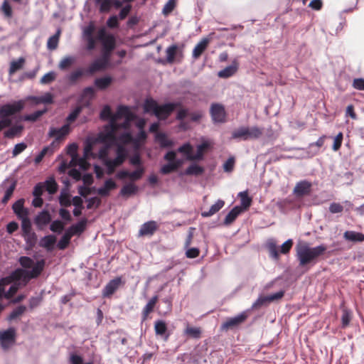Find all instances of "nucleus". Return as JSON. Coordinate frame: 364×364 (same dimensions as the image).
Returning <instances> with one entry per match:
<instances>
[{
    "instance_id": "58",
    "label": "nucleus",
    "mask_w": 364,
    "mask_h": 364,
    "mask_svg": "<svg viewBox=\"0 0 364 364\" xmlns=\"http://www.w3.org/2000/svg\"><path fill=\"white\" fill-rule=\"evenodd\" d=\"M114 114H112L110 107L109 105H105L100 112V119L102 120L110 119L112 121V117Z\"/></svg>"
},
{
    "instance_id": "28",
    "label": "nucleus",
    "mask_w": 364,
    "mask_h": 364,
    "mask_svg": "<svg viewBox=\"0 0 364 364\" xmlns=\"http://www.w3.org/2000/svg\"><path fill=\"white\" fill-rule=\"evenodd\" d=\"M51 220V216L48 211L43 210L35 218V223L38 226L46 225Z\"/></svg>"
},
{
    "instance_id": "51",
    "label": "nucleus",
    "mask_w": 364,
    "mask_h": 364,
    "mask_svg": "<svg viewBox=\"0 0 364 364\" xmlns=\"http://www.w3.org/2000/svg\"><path fill=\"white\" fill-rule=\"evenodd\" d=\"M26 311V307L25 306L21 305L14 309L11 313L10 314L9 316V320L11 321L14 320L19 316H21L22 314L25 313Z\"/></svg>"
},
{
    "instance_id": "4",
    "label": "nucleus",
    "mask_w": 364,
    "mask_h": 364,
    "mask_svg": "<svg viewBox=\"0 0 364 364\" xmlns=\"http://www.w3.org/2000/svg\"><path fill=\"white\" fill-rule=\"evenodd\" d=\"M263 134V129L258 127H240L232 132V139L243 141L257 139Z\"/></svg>"
},
{
    "instance_id": "40",
    "label": "nucleus",
    "mask_w": 364,
    "mask_h": 364,
    "mask_svg": "<svg viewBox=\"0 0 364 364\" xmlns=\"http://www.w3.org/2000/svg\"><path fill=\"white\" fill-rule=\"evenodd\" d=\"M204 172V168L197 164L190 165L185 171V174L188 176H200Z\"/></svg>"
},
{
    "instance_id": "1",
    "label": "nucleus",
    "mask_w": 364,
    "mask_h": 364,
    "mask_svg": "<svg viewBox=\"0 0 364 364\" xmlns=\"http://www.w3.org/2000/svg\"><path fill=\"white\" fill-rule=\"evenodd\" d=\"M45 266L46 261L41 259L36 262L32 270L18 268L13 271L8 277L0 279V297L4 294V285L11 282H21L22 284L26 286L31 279H36L41 274Z\"/></svg>"
},
{
    "instance_id": "17",
    "label": "nucleus",
    "mask_w": 364,
    "mask_h": 364,
    "mask_svg": "<svg viewBox=\"0 0 364 364\" xmlns=\"http://www.w3.org/2000/svg\"><path fill=\"white\" fill-rule=\"evenodd\" d=\"M239 68V63L237 59L232 60V64L218 72V75L220 78H228L234 75Z\"/></svg>"
},
{
    "instance_id": "23",
    "label": "nucleus",
    "mask_w": 364,
    "mask_h": 364,
    "mask_svg": "<svg viewBox=\"0 0 364 364\" xmlns=\"http://www.w3.org/2000/svg\"><path fill=\"white\" fill-rule=\"evenodd\" d=\"M56 242V237L53 235H49L42 237L39 242V245L41 247L46 249L48 251L53 250L54 245Z\"/></svg>"
},
{
    "instance_id": "43",
    "label": "nucleus",
    "mask_w": 364,
    "mask_h": 364,
    "mask_svg": "<svg viewBox=\"0 0 364 364\" xmlns=\"http://www.w3.org/2000/svg\"><path fill=\"white\" fill-rule=\"evenodd\" d=\"M206 144H202L197 146L196 154L188 157L189 161H199L203 159L204 151L207 149Z\"/></svg>"
},
{
    "instance_id": "34",
    "label": "nucleus",
    "mask_w": 364,
    "mask_h": 364,
    "mask_svg": "<svg viewBox=\"0 0 364 364\" xmlns=\"http://www.w3.org/2000/svg\"><path fill=\"white\" fill-rule=\"evenodd\" d=\"M26 100H31L36 104H39V103L51 104V103H53V95L50 93L48 92L41 97L30 96V97H28Z\"/></svg>"
},
{
    "instance_id": "38",
    "label": "nucleus",
    "mask_w": 364,
    "mask_h": 364,
    "mask_svg": "<svg viewBox=\"0 0 364 364\" xmlns=\"http://www.w3.org/2000/svg\"><path fill=\"white\" fill-rule=\"evenodd\" d=\"M22 236L24 238L28 249L31 250L36 246L37 242V235L34 232L22 234Z\"/></svg>"
},
{
    "instance_id": "3",
    "label": "nucleus",
    "mask_w": 364,
    "mask_h": 364,
    "mask_svg": "<svg viewBox=\"0 0 364 364\" xmlns=\"http://www.w3.org/2000/svg\"><path fill=\"white\" fill-rule=\"evenodd\" d=\"M181 102H169L162 105H158L153 99H147L144 105L146 112L154 114L159 119H166L177 107H181Z\"/></svg>"
},
{
    "instance_id": "8",
    "label": "nucleus",
    "mask_w": 364,
    "mask_h": 364,
    "mask_svg": "<svg viewBox=\"0 0 364 364\" xmlns=\"http://www.w3.org/2000/svg\"><path fill=\"white\" fill-rule=\"evenodd\" d=\"M25 106L24 100H18L13 104H6L0 107V117L2 119H9V117L20 112Z\"/></svg>"
},
{
    "instance_id": "33",
    "label": "nucleus",
    "mask_w": 364,
    "mask_h": 364,
    "mask_svg": "<svg viewBox=\"0 0 364 364\" xmlns=\"http://www.w3.org/2000/svg\"><path fill=\"white\" fill-rule=\"evenodd\" d=\"M86 220H82L77 223L71 225L68 231L73 236L81 234L85 229Z\"/></svg>"
},
{
    "instance_id": "13",
    "label": "nucleus",
    "mask_w": 364,
    "mask_h": 364,
    "mask_svg": "<svg viewBox=\"0 0 364 364\" xmlns=\"http://www.w3.org/2000/svg\"><path fill=\"white\" fill-rule=\"evenodd\" d=\"M124 282H122L120 277H117L110 280L102 289V296L105 298H110L114 292L122 285Z\"/></svg>"
},
{
    "instance_id": "25",
    "label": "nucleus",
    "mask_w": 364,
    "mask_h": 364,
    "mask_svg": "<svg viewBox=\"0 0 364 364\" xmlns=\"http://www.w3.org/2000/svg\"><path fill=\"white\" fill-rule=\"evenodd\" d=\"M181 165L182 161L176 160V161L168 163L167 164L164 165L161 168L160 172L164 175L169 174L172 172L177 171L181 167Z\"/></svg>"
},
{
    "instance_id": "48",
    "label": "nucleus",
    "mask_w": 364,
    "mask_h": 364,
    "mask_svg": "<svg viewBox=\"0 0 364 364\" xmlns=\"http://www.w3.org/2000/svg\"><path fill=\"white\" fill-rule=\"evenodd\" d=\"M73 235L67 230L58 243L60 250H65L69 245Z\"/></svg>"
},
{
    "instance_id": "19",
    "label": "nucleus",
    "mask_w": 364,
    "mask_h": 364,
    "mask_svg": "<svg viewBox=\"0 0 364 364\" xmlns=\"http://www.w3.org/2000/svg\"><path fill=\"white\" fill-rule=\"evenodd\" d=\"M70 132V125L68 124H64L59 129L50 128L48 135L50 137H55V140L58 141L68 134Z\"/></svg>"
},
{
    "instance_id": "21",
    "label": "nucleus",
    "mask_w": 364,
    "mask_h": 364,
    "mask_svg": "<svg viewBox=\"0 0 364 364\" xmlns=\"http://www.w3.org/2000/svg\"><path fill=\"white\" fill-rule=\"evenodd\" d=\"M210 41V38H204L198 43L196 45L193 50V58L194 59H198L200 57L203 53L208 48Z\"/></svg>"
},
{
    "instance_id": "29",
    "label": "nucleus",
    "mask_w": 364,
    "mask_h": 364,
    "mask_svg": "<svg viewBox=\"0 0 364 364\" xmlns=\"http://www.w3.org/2000/svg\"><path fill=\"white\" fill-rule=\"evenodd\" d=\"M201 333L202 330L200 327L191 326L189 324H187L184 330V334L192 338H200Z\"/></svg>"
},
{
    "instance_id": "63",
    "label": "nucleus",
    "mask_w": 364,
    "mask_h": 364,
    "mask_svg": "<svg viewBox=\"0 0 364 364\" xmlns=\"http://www.w3.org/2000/svg\"><path fill=\"white\" fill-rule=\"evenodd\" d=\"M193 148L192 146L189 143L184 144L181 146L178 149V151L182 154H184L187 156V159L188 160V157L192 156Z\"/></svg>"
},
{
    "instance_id": "54",
    "label": "nucleus",
    "mask_w": 364,
    "mask_h": 364,
    "mask_svg": "<svg viewBox=\"0 0 364 364\" xmlns=\"http://www.w3.org/2000/svg\"><path fill=\"white\" fill-rule=\"evenodd\" d=\"M16 186V182L14 181L11 185L9 186V188H7V190L5 192V194L1 200L2 203L6 204L8 203L9 199L11 198V196L14 193V191Z\"/></svg>"
},
{
    "instance_id": "10",
    "label": "nucleus",
    "mask_w": 364,
    "mask_h": 364,
    "mask_svg": "<svg viewBox=\"0 0 364 364\" xmlns=\"http://www.w3.org/2000/svg\"><path fill=\"white\" fill-rule=\"evenodd\" d=\"M248 318L247 311H242L237 316L228 318L221 325V330L228 331L237 328L243 323Z\"/></svg>"
},
{
    "instance_id": "27",
    "label": "nucleus",
    "mask_w": 364,
    "mask_h": 364,
    "mask_svg": "<svg viewBox=\"0 0 364 364\" xmlns=\"http://www.w3.org/2000/svg\"><path fill=\"white\" fill-rule=\"evenodd\" d=\"M113 79L110 76H105L102 77L96 78L95 80V87L101 90H104L109 87L112 84Z\"/></svg>"
},
{
    "instance_id": "26",
    "label": "nucleus",
    "mask_w": 364,
    "mask_h": 364,
    "mask_svg": "<svg viewBox=\"0 0 364 364\" xmlns=\"http://www.w3.org/2000/svg\"><path fill=\"white\" fill-rule=\"evenodd\" d=\"M242 212V208L241 207H234L226 215L224 220V225H230V224H232Z\"/></svg>"
},
{
    "instance_id": "64",
    "label": "nucleus",
    "mask_w": 364,
    "mask_h": 364,
    "mask_svg": "<svg viewBox=\"0 0 364 364\" xmlns=\"http://www.w3.org/2000/svg\"><path fill=\"white\" fill-rule=\"evenodd\" d=\"M59 203L61 206L69 207L71 205L72 202L68 193H61L59 197Z\"/></svg>"
},
{
    "instance_id": "18",
    "label": "nucleus",
    "mask_w": 364,
    "mask_h": 364,
    "mask_svg": "<svg viewBox=\"0 0 364 364\" xmlns=\"http://www.w3.org/2000/svg\"><path fill=\"white\" fill-rule=\"evenodd\" d=\"M166 60L170 64L174 63L176 57H179L178 61H181L183 58V53L181 50H178V48L176 45H172L169 46L166 49Z\"/></svg>"
},
{
    "instance_id": "39",
    "label": "nucleus",
    "mask_w": 364,
    "mask_h": 364,
    "mask_svg": "<svg viewBox=\"0 0 364 364\" xmlns=\"http://www.w3.org/2000/svg\"><path fill=\"white\" fill-rule=\"evenodd\" d=\"M45 189L50 193L54 194L58 190V184L53 177L48 178L45 183Z\"/></svg>"
},
{
    "instance_id": "2",
    "label": "nucleus",
    "mask_w": 364,
    "mask_h": 364,
    "mask_svg": "<svg viewBox=\"0 0 364 364\" xmlns=\"http://www.w3.org/2000/svg\"><path fill=\"white\" fill-rule=\"evenodd\" d=\"M327 250L326 245L311 247L305 241H299L295 247L296 257L300 267L316 264L318 258L324 255Z\"/></svg>"
},
{
    "instance_id": "62",
    "label": "nucleus",
    "mask_w": 364,
    "mask_h": 364,
    "mask_svg": "<svg viewBox=\"0 0 364 364\" xmlns=\"http://www.w3.org/2000/svg\"><path fill=\"white\" fill-rule=\"evenodd\" d=\"M147 137V134L144 130H140L136 137H134V145L139 147L141 141H144Z\"/></svg>"
},
{
    "instance_id": "16",
    "label": "nucleus",
    "mask_w": 364,
    "mask_h": 364,
    "mask_svg": "<svg viewBox=\"0 0 364 364\" xmlns=\"http://www.w3.org/2000/svg\"><path fill=\"white\" fill-rule=\"evenodd\" d=\"M24 199L21 198L12 205V209L19 220L28 217V210L24 208Z\"/></svg>"
},
{
    "instance_id": "44",
    "label": "nucleus",
    "mask_w": 364,
    "mask_h": 364,
    "mask_svg": "<svg viewBox=\"0 0 364 364\" xmlns=\"http://www.w3.org/2000/svg\"><path fill=\"white\" fill-rule=\"evenodd\" d=\"M239 196L240 197V207L242 208V211L247 210L252 204V198L248 196L247 191L240 192Z\"/></svg>"
},
{
    "instance_id": "32",
    "label": "nucleus",
    "mask_w": 364,
    "mask_h": 364,
    "mask_svg": "<svg viewBox=\"0 0 364 364\" xmlns=\"http://www.w3.org/2000/svg\"><path fill=\"white\" fill-rule=\"evenodd\" d=\"M343 237L348 241L352 242H363L364 235L361 232L355 231H346L343 234Z\"/></svg>"
},
{
    "instance_id": "15",
    "label": "nucleus",
    "mask_w": 364,
    "mask_h": 364,
    "mask_svg": "<svg viewBox=\"0 0 364 364\" xmlns=\"http://www.w3.org/2000/svg\"><path fill=\"white\" fill-rule=\"evenodd\" d=\"M144 173V168L142 166L138 167L135 171L129 172L128 171H120L116 176L117 178L123 180L126 178H129L132 181L139 180Z\"/></svg>"
},
{
    "instance_id": "53",
    "label": "nucleus",
    "mask_w": 364,
    "mask_h": 364,
    "mask_svg": "<svg viewBox=\"0 0 364 364\" xmlns=\"http://www.w3.org/2000/svg\"><path fill=\"white\" fill-rule=\"evenodd\" d=\"M48 153L50 154H53V149L50 146L44 147L41 150V151L36 156V157L34 159L35 164H38L40 162H41L45 156Z\"/></svg>"
},
{
    "instance_id": "22",
    "label": "nucleus",
    "mask_w": 364,
    "mask_h": 364,
    "mask_svg": "<svg viewBox=\"0 0 364 364\" xmlns=\"http://www.w3.org/2000/svg\"><path fill=\"white\" fill-rule=\"evenodd\" d=\"M159 300L158 296H153L144 306L141 312L142 321H145L149 315L154 311V307Z\"/></svg>"
},
{
    "instance_id": "6",
    "label": "nucleus",
    "mask_w": 364,
    "mask_h": 364,
    "mask_svg": "<svg viewBox=\"0 0 364 364\" xmlns=\"http://www.w3.org/2000/svg\"><path fill=\"white\" fill-rule=\"evenodd\" d=\"M117 156L114 159H106L105 165L107 166V173L109 175L114 172L116 167L121 166L127 158V152L122 146H118L116 151Z\"/></svg>"
},
{
    "instance_id": "59",
    "label": "nucleus",
    "mask_w": 364,
    "mask_h": 364,
    "mask_svg": "<svg viewBox=\"0 0 364 364\" xmlns=\"http://www.w3.org/2000/svg\"><path fill=\"white\" fill-rule=\"evenodd\" d=\"M21 229H22V234H27L29 233L31 231V222L30 219L28 218L21 219Z\"/></svg>"
},
{
    "instance_id": "35",
    "label": "nucleus",
    "mask_w": 364,
    "mask_h": 364,
    "mask_svg": "<svg viewBox=\"0 0 364 364\" xmlns=\"http://www.w3.org/2000/svg\"><path fill=\"white\" fill-rule=\"evenodd\" d=\"M75 60L76 58L74 56H65L60 61L58 68L61 70H67L75 63Z\"/></svg>"
},
{
    "instance_id": "11",
    "label": "nucleus",
    "mask_w": 364,
    "mask_h": 364,
    "mask_svg": "<svg viewBox=\"0 0 364 364\" xmlns=\"http://www.w3.org/2000/svg\"><path fill=\"white\" fill-rule=\"evenodd\" d=\"M312 183L307 180H302L297 182L293 189V194L297 198H302L311 194Z\"/></svg>"
},
{
    "instance_id": "7",
    "label": "nucleus",
    "mask_w": 364,
    "mask_h": 364,
    "mask_svg": "<svg viewBox=\"0 0 364 364\" xmlns=\"http://www.w3.org/2000/svg\"><path fill=\"white\" fill-rule=\"evenodd\" d=\"M97 39L102 43V49L112 52L116 47V39L112 34H109L105 28H101L97 33Z\"/></svg>"
},
{
    "instance_id": "52",
    "label": "nucleus",
    "mask_w": 364,
    "mask_h": 364,
    "mask_svg": "<svg viewBox=\"0 0 364 364\" xmlns=\"http://www.w3.org/2000/svg\"><path fill=\"white\" fill-rule=\"evenodd\" d=\"M23 129L22 126H14L8 129L4 132V136L6 138H14L15 136L18 135L21 132Z\"/></svg>"
},
{
    "instance_id": "49",
    "label": "nucleus",
    "mask_w": 364,
    "mask_h": 364,
    "mask_svg": "<svg viewBox=\"0 0 364 364\" xmlns=\"http://www.w3.org/2000/svg\"><path fill=\"white\" fill-rule=\"evenodd\" d=\"M1 11L6 18H10L13 16L12 8L8 0H4L1 6Z\"/></svg>"
},
{
    "instance_id": "30",
    "label": "nucleus",
    "mask_w": 364,
    "mask_h": 364,
    "mask_svg": "<svg viewBox=\"0 0 364 364\" xmlns=\"http://www.w3.org/2000/svg\"><path fill=\"white\" fill-rule=\"evenodd\" d=\"M225 205V202L223 200H218L215 204H213L209 210L203 211L201 213V215L203 218L210 217L217 212H218Z\"/></svg>"
},
{
    "instance_id": "41",
    "label": "nucleus",
    "mask_w": 364,
    "mask_h": 364,
    "mask_svg": "<svg viewBox=\"0 0 364 364\" xmlns=\"http://www.w3.org/2000/svg\"><path fill=\"white\" fill-rule=\"evenodd\" d=\"M96 5L100 6V13H107L112 8V0H94Z\"/></svg>"
},
{
    "instance_id": "12",
    "label": "nucleus",
    "mask_w": 364,
    "mask_h": 364,
    "mask_svg": "<svg viewBox=\"0 0 364 364\" xmlns=\"http://www.w3.org/2000/svg\"><path fill=\"white\" fill-rule=\"evenodd\" d=\"M122 117H124L126 121L123 124H120L121 128H127L129 122L133 119L134 115L128 107L120 105L118 107L116 113L112 117V120H113V122H117V119H121Z\"/></svg>"
},
{
    "instance_id": "42",
    "label": "nucleus",
    "mask_w": 364,
    "mask_h": 364,
    "mask_svg": "<svg viewBox=\"0 0 364 364\" xmlns=\"http://www.w3.org/2000/svg\"><path fill=\"white\" fill-rule=\"evenodd\" d=\"M105 66V62L100 60L94 61L87 70V73L90 75H92L95 73L102 70Z\"/></svg>"
},
{
    "instance_id": "60",
    "label": "nucleus",
    "mask_w": 364,
    "mask_h": 364,
    "mask_svg": "<svg viewBox=\"0 0 364 364\" xmlns=\"http://www.w3.org/2000/svg\"><path fill=\"white\" fill-rule=\"evenodd\" d=\"M50 230L53 232H61L64 230V223L58 220H54L50 226Z\"/></svg>"
},
{
    "instance_id": "57",
    "label": "nucleus",
    "mask_w": 364,
    "mask_h": 364,
    "mask_svg": "<svg viewBox=\"0 0 364 364\" xmlns=\"http://www.w3.org/2000/svg\"><path fill=\"white\" fill-rule=\"evenodd\" d=\"M176 7V0H168L164 5L162 13L164 16L170 14Z\"/></svg>"
},
{
    "instance_id": "46",
    "label": "nucleus",
    "mask_w": 364,
    "mask_h": 364,
    "mask_svg": "<svg viewBox=\"0 0 364 364\" xmlns=\"http://www.w3.org/2000/svg\"><path fill=\"white\" fill-rule=\"evenodd\" d=\"M97 142V141H95V139L94 140H90V139H87L86 141H85V147H84V156L85 158H90V157H95V155L92 153V149H93V145L95 143Z\"/></svg>"
},
{
    "instance_id": "14",
    "label": "nucleus",
    "mask_w": 364,
    "mask_h": 364,
    "mask_svg": "<svg viewBox=\"0 0 364 364\" xmlns=\"http://www.w3.org/2000/svg\"><path fill=\"white\" fill-rule=\"evenodd\" d=\"M210 114L214 122L223 123L225 121L226 113L225 107L220 104H213L210 107Z\"/></svg>"
},
{
    "instance_id": "55",
    "label": "nucleus",
    "mask_w": 364,
    "mask_h": 364,
    "mask_svg": "<svg viewBox=\"0 0 364 364\" xmlns=\"http://www.w3.org/2000/svg\"><path fill=\"white\" fill-rule=\"evenodd\" d=\"M84 70L79 68L69 75L68 80L70 83H75L84 75Z\"/></svg>"
},
{
    "instance_id": "47",
    "label": "nucleus",
    "mask_w": 364,
    "mask_h": 364,
    "mask_svg": "<svg viewBox=\"0 0 364 364\" xmlns=\"http://www.w3.org/2000/svg\"><path fill=\"white\" fill-rule=\"evenodd\" d=\"M60 31L58 30L56 33L50 37L47 42V47L49 50H55L58 45Z\"/></svg>"
},
{
    "instance_id": "9",
    "label": "nucleus",
    "mask_w": 364,
    "mask_h": 364,
    "mask_svg": "<svg viewBox=\"0 0 364 364\" xmlns=\"http://www.w3.org/2000/svg\"><path fill=\"white\" fill-rule=\"evenodd\" d=\"M16 332L14 328L0 331V344L4 350H9L16 342Z\"/></svg>"
},
{
    "instance_id": "45",
    "label": "nucleus",
    "mask_w": 364,
    "mask_h": 364,
    "mask_svg": "<svg viewBox=\"0 0 364 364\" xmlns=\"http://www.w3.org/2000/svg\"><path fill=\"white\" fill-rule=\"evenodd\" d=\"M154 331L156 335L164 336L167 331V325L162 320H157L154 323Z\"/></svg>"
},
{
    "instance_id": "61",
    "label": "nucleus",
    "mask_w": 364,
    "mask_h": 364,
    "mask_svg": "<svg viewBox=\"0 0 364 364\" xmlns=\"http://www.w3.org/2000/svg\"><path fill=\"white\" fill-rule=\"evenodd\" d=\"M56 75L54 72L51 71L45 74L41 79V84L46 85L52 82L55 80Z\"/></svg>"
},
{
    "instance_id": "20",
    "label": "nucleus",
    "mask_w": 364,
    "mask_h": 364,
    "mask_svg": "<svg viewBox=\"0 0 364 364\" xmlns=\"http://www.w3.org/2000/svg\"><path fill=\"white\" fill-rule=\"evenodd\" d=\"M156 223L151 220L144 223L139 231V236L152 235L157 230Z\"/></svg>"
},
{
    "instance_id": "56",
    "label": "nucleus",
    "mask_w": 364,
    "mask_h": 364,
    "mask_svg": "<svg viewBox=\"0 0 364 364\" xmlns=\"http://www.w3.org/2000/svg\"><path fill=\"white\" fill-rule=\"evenodd\" d=\"M18 262L21 266L25 269H29L34 264L33 260L31 257L26 256L21 257L18 259Z\"/></svg>"
},
{
    "instance_id": "31",
    "label": "nucleus",
    "mask_w": 364,
    "mask_h": 364,
    "mask_svg": "<svg viewBox=\"0 0 364 364\" xmlns=\"http://www.w3.org/2000/svg\"><path fill=\"white\" fill-rule=\"evenodd\" d=\"M155 139L162 148L171 147L173 145V142L164 133H156Z\"/></svg>"
},
{
    "instance_id": "5",
    "label": "nucleus",
    "mask_w": 364,
    "mask_h": 364,
    "mask_svg": "<svg viewBox=\"0 0 364 364\" xmlns=\"http://www.w3.org/2000/svg\"><path fill=\"white\" fill-rule=\"evenodd\" d=\"M119 128L120 124L112 120L109 124L105 127V131L98 134L95 141L104 144H114L117 140L116 132Z\"/></svg>"
},
{
    "instance_id": "37",
    "label": "nucleus",
    "mask_w": 364,
    "mask_h": 364,
    "mask_svg": "<svg viewBox=\"0 0 364 364\" xmlns=\"http://www.w3.org/2000/svg\"><path fill=\"white\" fill-rule=\"evenodd\" d=\"M25 63V59L23 58H19L17 60H14L10 63L9 70V74L10 75L14 74L18 70H21Z\"/></svg>"
},
{
    "instance_id": "24",
    "label": "nucleus",
    "mask_w": 364,
    "mask_h": 364,
    "mask_svg": "<svg viewBox=\"0 0 364 364\" xmlns=\"http://www.w3.org/2000/svg\"><path fill=\"white\" fill-rule=\"evenodd\" d=\"M116 188V183L112 178H109L105 181L104 186L98 188L97 192L101 196H107L109 194V191Z\"/></svg>"
},
{
    "instance_id": "50",
    "label": "nucleus",
    "mask_w": 364,
    "mask_h": 364,
    "mask_svg": "<svg viewBox=\"0 0 364 364\" xmlns=\"http://www.w3.org/2000/svg\"><path fill=\"white\" fill-rule=\"evenodd\" d=\"M83 109L82 105L77 106L67 117L66 120L68 123H72L77 118Z\"/></svg>"
},
{
    "instance_id": "36",
    "label": "nucleus",
    "mask_w": 364,
    "mask_h": 364,
    "mask_svg": "<svg viewBox=\"0 0 364 364\" xmlns=\"http://www.w3.org/2000/svg\"><path fill=\"white\" fill-rule=\"evenodd\" d=\"M137 191V186L132 183H129L128 184L124 185L120 191V195L122 196H129L131 195L136 193Z\"/></svg>"
}]
</instances>
